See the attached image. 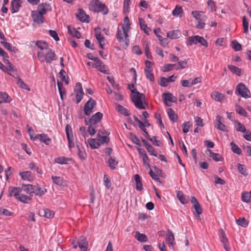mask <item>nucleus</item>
I'll return each instance as SVG.
<instances>
[{"instance_id": "1", "label": "nucleus", "mask_w": 251, "mask_h": 251, "mask_svg": "<svg viewBox=\"0 0 251 251\" xmlns=\"http://www.w3.org/2000/svg\"><path fill=\"white\" fill-rule=\"evenodd\" d=\"M122 28H118L116 37L123 48L126 49L129 45V32L130 30V24L128 17H125L121 24Z\"/></svg>"}, {"instance_id": "2", "label": "nucleus", "mask_w": 251, "mask_h": 251, "mask_svg": "<svg viewBox=\"0 0 251 251\" xmlns=\"http://www.w3.org/2000/svg\"><path fill=\"white\" fill-rule=\"evenodd\" d=\"M38 57L41 62L45 61L47 63H50L52 61L56 60V54L51 49H49L46 51H39Z\"/></svg>"}, {"instance_id": "3", "label": "nucleus", "mask_w": 251, "mask_h": 251, "mask_svg": "<svg viewBox=\"0 0 251 251\" xmlns=\"http://www.w3.org/2000/svg\"><path fill=\"white\" fill-rule=\"evenodd\" d=\"M89 8L95 12H100L103 15H106L108 12V8L100 0H91L89 4Z\"/></svg>"}, {"instance_id": "4", "label": "nucleus", "mask_w": 251, "mask_h": 251, "mask_svg": "<svg viewBox=\"0 0 251 251\" xmlns=\"http://www.w3.org/2000/svg\"><path fill=\"white\" fill-rule=\"evenodd\" d=\"M131 99L135 107L139 109H145L146 103L144 102L145 96L144 94L137 92L136 93L131 95Z\"/></svg>"}, {"instance_id": "5", "label": "nucleus", "mask_w": 251, "mask_h": 251, "mask_svg": "<svg viewBox=\"0 0 251 251\" xmlns=\"http://www.w3.org/2000/svg\"><path fill=\"white\" fill-rule=\"evenodd\" d=\"M72 245L74 249L79 247L81 251H87L88 242L86 238L83 236H80L79 239L75 238L73 240Z\"/></svg>"}, {"instance_id": "6", "label": "nucleus", "mask_w": 251, "mask_h": 251, "mask_svg": "<svg viewBox=\"0 0 251 251\" xmlns=\"http://www.w3.org/2000/svg\"><path fill=\"white\" fill-rule=\"evenodd\" d=\"M235 93L241 96L243 98L250 97V92L244 83H240L236 87Z\"/></svg>"}, {"instance_id": "7", "label": "nucleus", "mask_w": 251, "mask_h": 251, "mask_svg": "<svg viewBox=\"0 0 251 251\" xmlns=\"http://www.w3.org/2000/svg\"><path fill=\"white\" fill-rule=\"evenodd\" d=\"M97 102L95 100L90 98L86 102L84 106V113L87 115H90L93 112V109L96 105Z\"/></svg>"}, {"instance_id": "8", "label": "nucleus", "mask_w": 251, "mask_h": 251, "mask_svg": "<svg viewBox=\"0 0 251 251\" xmlns=\"http://www.w3.org/2000/svg\"><path fill=\"white\" fill-rule=\"evenodd\" d=\"M103 117V114L100 112H98L94 114L88 121L85 120L86 125H96L99 122Z\"/></svg>"}, {"instance_id": "9", "label": "nucleus", "mask_w": 251, "mask_h": 251, "mask_svg": "<svg viewBox=\"0 0 251 251\" xmlns=\"http://www.w3.org/2000/svg\"><path fill=\"white\" fill-rule=\"evenodd\" d=\"M75 92L76 94L75 98L76 100V103H78L82 100L84 95V92L81 83L77 82L76 84Z\"/></svg>"}, {"instance_id": "10", "label": "nucleus", "mask_w": 251, "mask_h": 251, "mask_svg": "<svg viewBox=\"0 0 251 251\" xmlns=\"http://www.w3.org/2000/svg\"><path fill=\"white\" fill-rule=\"evenodd\" d=\"M191 202L193 204L192 207L195 209V212L197 214V217L200 218V215L202 212V209L201 205L199 203L197 199L195 197H192Z\"/></svg>"}, {"instance_id": "11", "label": "nucleus", "mask_w": 251, "mask_h": 251, "mask_svg": "<svg viewBox=\"0 0 251 251\" xmlns=\"http://www.w3.org/2000/svg\"><path fill=\"white\" fill-rule=\"evenodd\" d=\"M51 10V7L50 4L46 3H42L39 4L37 7V11L40 16L47 14L48 11Z\"/></svg>"}, {"instance_id": "12", "label": "nucleus", "mask_w": 251, "mask_h": 251, "mask_svg": "<svg viewBox=\"0 0 251 251\" xmlns=\"http://www.w3.org/2000/svg\"><path fill=\"white\" fill-rule=\"evenodd\" d=\"M39 139L41 142L49 145L51 142V139L46 134H38L34 137L33 140Z\"/></svg>"}, {"instance_id": "13", "label": "nucleus", "mask_w": 251, "mask_h": 251, "mask_svg": "<svg viewBox=\"0 0 251 251\" xmlns=\"http://www.w3.org/2000/svg\"><path fill=\"white\" fill-rule=\"evenodd\" d=\"M166 241L168 243V246L173 249L174 246L175 244V236L173 232L170 230H168V234L166 235Z\"/></svg>"}, {"instance_id": "14", "label": "nucleus", "mask_w": 251, "mask_h": 251, "mask_svg": "<svg viewBox=\"0 0 251 251\" xmlns=\"http://www.w3.org/2000/svg\"><path fill=\"white\" fill-rule=\"evenodd\" d=\"M21 0H13L11 2L10 10L12 13H14L19 11L21 6Z\"/></svg>"}, {"instance_id": "15", "label": "nucleus", "mask_w": 251, "mask_h": 251, "mask_svg": "<svg viewBox=\"0 0 251 251\" xmlns=\"http://www.w3.org/2000/svg\"><path fill=\"white\" fill-rule=\"evenodd\" d=\"M22 192V188L20 187H9L8 189V196L12 197L14 196L16 199L18 198L19 196L20 193Z\"/></svg>"}, {"instance_id": "16", "label": "nucleus", "mask_w": 251, "mask_h": 251, "mask_svg": "<svg viewBox=\"0 0 251 251\" xmlns=\"http://www.w3.org/2000/svg\"><path fill=\"white\" fill-rule=\"evenodd\" d=\"M46 192L47 190L46 189L41 188L38 185H33L31 196L33 195H35L36 196H41L43 195Z\"/></svg>"}, {"instance_id": "17", "label": "nucleus", "mask_w": 251, "mask_h": 251, "mask_svg": "<svg viewBox=\"0 0 251 251\" xmlns=\"http://www.w3.org/2000/svg\"><path fill=\"white\" fill-rule=\"evenodd\" d=\"M162 97L163 98L164 102L166 105H168L167 101L172 102H176V98L171 93H163Z\"/></svg>"}, {"instance_id": "18", "label": "nucleus", "mask_w": 251, "mask_h": 251, "mask_svg": "<svg viewBox=\"0 0 251 251\" xmlns=\"http://www.w3.org/2000/svg\"><path fill=\"white\" fill-rule=\"evenodd\" d=\"M176 196L181 203L183 204L187 203L190 201L189 197L183 195L181 192H177Z\"/></svg>"}, {"instance_id": "19", "label": "nucleus", "mask_w": 251, "mask_h": 251, "mask_svg": "<svg viewBox=\"0 0 251 251\" xmlns=\"http://www.w3.org/2000/svg\"><path fill=\"white\" fill-rule=\"evenodd\" d=\"M181 35V33L178 30H171L167 33V37L171 39L178 38Z\"/></svg>"}, {"instance_id": "20", "label": "nucleus", "mask_w": 251, "mask_h": 251, "mask_svg": "<svg viewBox=\"0 0 251 251\" xmlns=\"http://www.w3.org/2000/svg\"><path fill=\"white\" fill-rule=\"evenodd\" d=\"M67 27L68 32L70 35L78 39H80L81 38V33L79 31H77L75 28L72 27L71 25H68Z\"/></svg>"}, {"instance_id": "21", "label": "nucleus", "mask_w": 251, "mask_h": 251, "mask_svg": "<svg viewBox=\"0 0 251 251\" xmlns=\"http://www.w3.org/2000/svg\"><path fill=\"white\" fill-rule=\"evenodd\" d=\"M134 179L136 183V190L139 191L142 190L143 188L140 176L138 174L135 175L134 176Z\"/></svg>"}, {"instance_id": "22", "label": "nucleus", "mask_w": 251, "mask_h": 251, "mask_svg": "<svg viewBox=\"0 0 251 251\" xmlns=\"http://www.w3.org/2000/svg\"><path fill=\"white\" fill-rule=\"evenodd\" d=\"M135 238L140 242H146L148 240L145 234L141 233L139 231L135 232Z\"/></svg>"}, {"instance_id": "23", "label": "nucleus", "mask_w": 251, "mask_h": 251, "mask_svg": "<svg viewBox=\"0 0 251 251\" xmlns=\"http://www.w3.org/2000/svg\"><path fill=\"white\" fill-rule=\"evenodd\" d=\"M139 25L141 29L144 30L145 33L146 34H149L151 31V29L147 26V25L146 24L145 21L140 18L139 19Z\"/></svg>"}, {"instance_id": "24", "label": "nucleus", "mask_w": 251, "mask_h": 251, "mask_svg": "<svg viewBox=\"0 0 251 251\" xmlns=\"http://www.w3.org/2000/svg\"><path fill=\"white\" fill-rule=\"evenodd\" d=\"M95 36L99 43L100 47L101 49H104V46H105V43H104L105 38H104V37L101 35V34L100 33H96Z\"/></svg>"}, {"instance_id": "25", "label": "nucleus", "mask_w": 251, "mask_h": 251, "mask_svg": "<svg viewBox=\"0 0 251 251\" xmlns=\"http://www.w3.org/2000/svg\"><path fill=\"white\" fill-rule=\"evenodd\" d=\"M19 175L21 176L22 178L24 180L30 181L32 179L31 173L29 171L20 172Z\"/></svg>"}, {"instance_id": "26", "label": "nucleus", "mask_w": 251, "mask_h": 251, "mask_svg": "<svg viewBox=\"0 0 251 251\" xmlns=\"http://www.w3.org/2000/svg\"><path fill=\"white\" fill-rule=\"evenodd\" d=\"M199 37L200 36L196 35L190 37L188 38L187 41V45L192 46L193 44H197L199 43L198 41L199 40Z\"/></svg>"}, {"instance_id": "27", "label": "nucleus", "mask_w": 251, "mask_h": 251, "mask_svg": "<svg viewBox=\"0 0 251 251\" xmlns=\"http://www.w3.org/2000/svg\"><path fill=\"white\" fill-rule=\"evenodd\" d=\"M11 100V99L7 93L0 92V103L3 102H9Z\"/></svg>"}, {"instance_id": "28", "label": "nucleus", "mask_w": 251, "mask_h": 251, "mask_svg": "<svg viewBox=\"0 0 251 251\" xmlns=\"http://www.w3.org/2000/svg\"><path fill=\"white\" fill-rule=\"evenodd\" d=\"M108 163L110 169L114 170L118 165V161L116 160L115 157L111 156L108 161Z\"/></svg>"}, {"instance_id": "29", "label": "nucleus", "mask_w": 251, "mask_h": 251, "mask_svg": "<svg viewBox=\"0 0 251 251\" xmlns=\"http://www.w3.org/2000/svg\"><path fill=\"white\" fill-rule=\"evenodd\" d=\"M33 185L32 184H23L22 185V191L23 190L27 194L32 195V191L33 190Z\"/></svg>"}, {"instance_id": "30", "label": "nucleus", "mask_w": 251, "mask_h": 251, "mask_svg": "<svg viewBox=\"0 0 251 251\" xmlns=\"http://www.w3.org/2000/svg\"><path fill=\"white\" fill-rule=\"evenodd\" d=\"M222 119L223 117L220 116H217L216 117V121L218 123L217 128L220 130L225 131L226 130V126L222 123Z\"/></svg>"}, {"instance_id": "31", "label": "nucleus", "mask_w": 251, "mask_h": 251, "mask_svg": "<svg viewBox=\"0 0 251 251\" xmlns=\"http://www.w3.org/2000/svg\"><path fill=\"white\" fill-rule=\"evenodd\" d=\"M36 45L42 51H46L49 49L48 48V46L47 43L44 41H38L36 42Z\"/></svg>"}, {"instance_id": "32", "label": "nucleus", "mask_w": 251, "mask_h": 251, "mask_svg": "<svg viewBox=\"0 0 251 251\" xmlns=\"http://www.w3.org/2000/svg\"><path fill=\"white\" fill-rule=\"evenodd\" d=\"M88 142L90 147L93 149H98L100 146L98 140H97L96 139H89Z\"/></svg>"}, {"instance_id": "33", "label": "nucleus", "mask_w": 251, "mask_h": 251, "mask_svg": "<svg viewBox=\"0 0 251 251\" xmlns=\"http://www.w3.org/2000/svg\"><path fill=\"white\" fill-rule=\"evenodd\" d=\"M17 200L23 203H29L31 201V198L29 196L20 194Z\"/></svg>"}, {"instance_id": "34", "label": "nucleus", "mask_w": 251, "mask_h": 251, "mask_svg": "<svg viewBox=\"0 0 251 251\" xmlns=\"http://www.w3.org/2000/svg\"><path fill=\"white\" fill-rule=\"evenodd\" d=\"M228 68L231 71V72L236 74L238 76H240L242 75L241 69L232 65H228Z\"/></svg>"}, {"instance_id": "35", "label": "nucleus", "mask_w": 251, "mask_h": 251, "mask_svg": "<svg viewBox=\"0 0 251 251\" xmlns=\"http://www.w3.org/2000/svg\"><path fill=\"white\" fill-rule=\"evenodd\" d=\"M242 200L244 202L249 203L251 201V192H244L242 194Z\"/></svg>"}, {"instance_id": "36", "label": "nucleus", "mask_w": 251, "mask_h": 251, "mask_svg": "<svg viewBox=\"0 0 251 251\" xmlns=\"http://www.w3.org/2000/svg\"><path fill=\"white\" fill-rule=\"evenodd\" d=\"M168 116L170 119L173 122H176L177 120V115L175 112L172 109L169 108L168 111Z\"/></svg>"}, {"instance_id": "37", "label": "nucleus", "mask_w": 251, "mask_h": 251, "mask_svg": "<svg viewBox=\"0 0 251 251\" xmlns=\"http://www.w3.org/2000/svg\"><path fill=\"white\" fill-rule=\"evenodd\" d=\"M212 97L214 100L217 101H221L225 98V96L218 92H214L212 95Z\"/></svg>"}, {"instance_id": "38", "label": "nucleus", "mask_w": 251, "mask_h": 251, "mask_svg": "<svg viewBox=\"0 0 251 251\" xmlns=\"http://www.w3.org/2000/svg\"><path fill=\"white\" fill-rule=\"evenodd\" d=\"M236 223L240 226L246 227L248 225L249 222L245 218H240L236 220Z\"/></svg>"}, {"instance_id": "39", "label": "nucleus", "mask_w": 251, "mask_h": 251, "mask_svg": "<svg viewBox=\"0 0 251 251\" xmlns=\"http://www.w3.org/2000/svg\"><path fill=\"white\" fill-rule=\"evenodd\" d=\"M231 149L232 151L238 155H240L242 153L241 150L239 148L234 142H232L230 143Z\"/></svg>"}, {"instance_id": "40", "label": "nucleus", "mask_w": 251, "mask_h": 251, "mask_svg": "<svg viewBox=\"0 0 251 251\" xmlns=\"http://www.w3.org/2000/svg\"><path fill=\"white\" fill-rule=\"evenodd\" d=\"M51 179L53 181V182L59 186H61L63 185V178L60 176H52Z\"/></svg>"}, {"instance_id": "41", "label": "nucleus", "mask_w": 251, "mask_h": 251, "mask_svg": "<svg viewBox=\"0 0 251 251\" xmlns=\"http://www.w3.org/2000/svg\"><path fill=\"white\" fill-rule=\"evenodd\" d=\"M117 109L120 113L126 116H127L129 115L127 109L125 108L121 105L118 104L117 105Z\"/></svg>"}, {"instance_id": "42", "label": "nucleus", "mask_w": 251, "mask_h": 251, "mask_svg": "<svg viewBox=\"0 0 251 251\" xmlns=\"http://www.w3.org/2000/svg\"><path fill=\"white\" fill-rule=\"evenodd\" d=\"M5 61L6 62L8 66H5L4 72H7L10 75H11L10 72L15 71L14 67L13 65L8 60H6Z\"/></svg>"}, {"instance_id": "43", "label": "nucleus", "mask_w": 251, "mask_h": 251, "mask_svg": "<svg viewBox=\"0 0 251 251\" xmlns=\"http://www.w3.org/2000/svg\"><path fill=\"white\" fill-rule=\"evenodd\" d=\"M70 159L65 157H59L55 158L54 161L58 164H67V161L69 160Z\"/></svg>"}, {"instance_id": "44", "label": "nucleus", "mask_w": 251, "mask_h": 251, "mask_svg": "<svg viewBox=\"0 0 251 251\" xmlns=\"http://www.w3.org/2000/svg\"><path fill=\"white\" fill-rule=\"evenodd\" d=\"M235 110L240 115L246 116L247 114V112L246 111L245 109L239 105H236Z\"/></svg>"}, {"instance_id": "45", "label": "nucleus", "mask_w": 251, "mask_h": 251, "mask_svg": "<svg viewBox=\"0 0 251 251\" xmlns=\"http://www.w3.org/2000/svg\"><path fill=\"white\" fill-rule=\"evenodd\" d=\"M231 45L232 48L235 50V51H239L242 49V46L241 45L238 43L237 41L234 40L232 41L231 43Z\"/></svg>"}, {"instance_id": "46", "label": "nucleus", "mask_w": 251, "mask_h": 251, "mask_svg": "<svg viewBox=\"0 0 251 251\" xmlns=\"http://www.w3.org/2000/svg\"><path fill=\"white\" fill-rule=\"evenodd\" d=\"M237 168L239 172L245 176L248 175V173L246 171V168L244 165L241 164L240 163L237 164Z\"/></svg>"}, {"instance_id": "47", "label": "nucleus", "mask_w": 251, "mask_h": 251, "mask_svg": "<svg viewBox=\"0 0 251 251\" xmlns=\"http://www.w3.org/2000/svg\"><path fill=\"white\" fill-rule=\"evenodd\" d=\"M99 139H98L99 143L100 145L108 144L109 142V138L106 136H100V137H98Z\"/></svg>"}, {"instance_id": "48", "label": "nucleus", "mask_w": 251, "mask_h": 251, "mask_svg": "<svg viewBox=\"0 0 251 251\" xmlns=\"http://www.w3.org/2000/svg\"><path fill=\"white\" fill-rule=\"evenodd\" d=\"M89 126L88 127L87 131L89 134L93 136L95 134L96 131V128H97V126L96 125H90L89 124Z\"/></svg>"}, {"instance_id": "49", "label": "nucleus", "mask_w": 251, "mask_h": 251, "mask_svg": "<svg viewBox=\"0 0 251 251\" xmlns=\"http://www.w3.org/2000/svg\"><path fill=\"white\" fill-rule=\"evenodd\" d=\"M66 73L64 70L62 69L60 70V71L59 72V75H60L61 80L62 81H65L66 84H69L68 78H67V79L66 78Z\"/></svg>"}, {"instance_id": "50", "label": "nucleus", "mask_w": 251, "mask_h": 251, "mask_svg": "<svg viewBox=\"0 0 251 251\" xmlns=\"http://www.w3.org/2000/svg\"><path fill=\"white\" fill-rule=\"evenodd\" d=\"M33 26H35V24L40 25L44 23L45 19L44 17H33Z\"/></svg>"}, {"instance_id": "51", "label": "nucleus", "mask_w": 251, "mask_h": 251, "mask_svg": "<svg viewBox=\"0 0 251 251\" xmlns=\"http://www.w3.org/2000/svg\"><path fill=\"white\" fill-rule=\"evenodd\" d=\"M44 216L47 218H52L54 216V212L49 209H45L43 210Z\"/></svg>"}, {"instance_id": "52", "label": "nucleus", "mask_w": 251, "mask_h": 251, "mask_svg": "<svg viewBox=\"0 0 251 251\" xmlns=\"http://www.w3.org/2000/svg\"><path fill=\"white\" fill-rule=\"evenodd\" d=\"M145 72L147 78L150 80L151 81H153L154 80V75L148 69H145Z\"/></svg>"}, {"instance_id": "53", "label": "nucleus", "mask_w": 251, "mask_h": 251, "mask_svg": "<svg viewBox=\"0 0 251 251\" xmlns=\"http://www.w3.org/2000/svg\"><path fill=\"white\" fill-rule=\"evenodd\" d=\"M57 86L60 96V98L62 100H63V95H66L65 91L63 89V85L62 83L57 82Z\"/></svg>"}, {"instance_id": "54", "label": "nucleus", "mask_w": 251, "mask_h": 251, "mask_svg": "<svg viewBox=\"0 0 251 251\" xmlns=\"http://www.w3.org/2000/svg\"><path fill=\"white\" fill-rule=\"evenodd\" d=\"M199 17H195L196 20L197 21L196 26L198 29H203L205 26V24L204 22L200 21Z\"/></svg>"}, {"instance_id": "55", "label": "nucleus", "mask_w": 251, "mask_h": 251, "mask_svg": "<svg viewBox=\"0 0 251 251\" xmlns=\"http://www.w3.org/2000/svg\"><path fill=\"white\" fill-rule=\"evenodd\" d=\"M221 233V241L223 244L228 243V241L226 237V234L225 231L221 229L220 230Z\"/></svg>"}, {"instance_id": "56", "label": "nucleus", "mask_w": 251, "mask_h": 251, "mask_svg": "<svg viewBox=\"0 0 251 251\" xmlns=\"http://www.w3.org/2000/svg\"><path fill=\"white\" fill-rule=\"evenodd\" d=\"M17 84L21 88L30 91L27 85L20 78H18Z\"/></svg>"}, {"instance_id": "57", "label": "nucleus", "mask_w": 251, "mask_h": 251, "mask_svg": "<svg viewBox=\"0 0 251 251\" xmlns=\"http://www.w3.org/2000/svg\"><path fill=\"white\" fill-rule=\"evenodd\" d=\"M13 214V213L9 210L4 209L3 208H0V215H4L5 216H11Z\"/></svg>"}, {"instance_id": "58", "label": "nucleus", "mask_w": 251, "mask_h": 251, "mask_svg": "<svg viewBox=\"0 0 251 251\" xmlns=\"http://www.w3.org/2000/svg\"><path fill=\"white\" fill-rule=\"evenodd\" d=\"M182 12V7L179 5H176V6L175 9L173 10L172 14L174 16L175 15H179L181 14Z\"/></svg>"}, {"instance_id": "59", "label": "nucleus", "mask_w": 251, "mask_h": 251, "mask_svg": "<svg viewBox=\"0 0 251 251\" xmlns=\"http://www.w3.org/2000/svg\"><path fill=\"white\" fill-rule=\"evenodd\" d=\"M0 44L7 50L11 51H13V48L9 43L6 42L5 41H2L0 42Z\"/></svg>"}, {"instance_id": "60", "label": "nucleus", "mask_w": 251, "mask_h": 251, "mask_svg": "<svg viewBox=\"0 0 251 251\" xmlns=\"http://www.w3.org/2000/svg\"><path fill=\"white\" fill-rule=\"evenodd\" d=\"M66 133L68 140H70V138L71 137L72 134V131L71 127L69 125H67L65 127Z\"/></svg>"}, {"instance_id": "61", "label": "nucleus", "mask_w": 251, "mask_h": 251, "mask_svg": "<svg viewBox=\"0 0 251 251\" xmlns=\"http://www.w3.org/2000/svg\"><path fill=\"white\" fill-rule=\"evenodd\" d=\"M76 147L78 150V154L79 158L81 159L84 160L87 157L86 153L85 151H82L80 150V148L78 145L76 146Z\"/></svg>"}, {"instance_id": "62", "label": "nucleus", "mask_w": 251, "mask_h": 251, "mask_svg": "<svg viewBox=\"0 0 251 251\" xmlns=\"http://www.w3.org/2000/svg\"><path fill=\"white\" fill-rule=\"evenodd\" d=\"M243 25L244 27V32L245 33H247L248 32L249 28V23L246 20V17H243Z\"/></svg>"}, {"instance_id": "63", "label": "nucleus", "mask_w": 251, "mask_h": 251, "mask_svg": "<svg viewBox=\"0 0 251 251\" xmlns=\"http://www.w3.org/2000/svg\"><path fill=\"white\" fill-rule=\"evenodd\" d=\"M236 129L237 131H240L243 133H245L246 131L245 126L239 122L237 124Z\"/></svg>"}, {"instance_id": "64", "label": "nucleus", "mask_w": 251, "mask_h": 251, "mask_svg": "<svg viewBox=\"0 0 251 251\" xmlns=\"http://www.w3.org/2000/svg\"><path fill=\"white\" fill-rule=\"evenodd\" d=\"M49 32L50 35L52 37L55 41H58L59 40V38L55 30H49Z\"/></svg>"}]
</instances>
